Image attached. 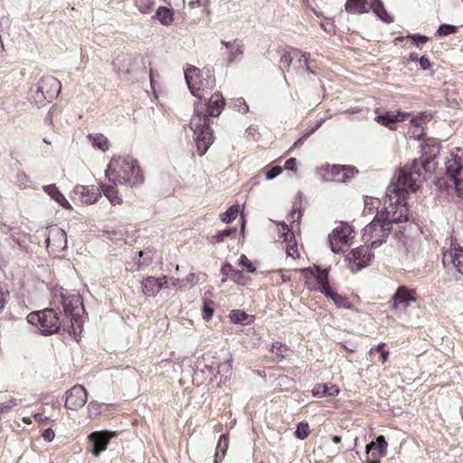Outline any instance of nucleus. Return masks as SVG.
I'll return each mask as SVG.
<instances>
[{"instance_id": "obj_13", "label": "nucleus", "mask_w": 463, "mask_h": 463, "mask_svg": "<svg viewBox=\"0 0 463 463\" xmlns=\"http://www.w3.org/2000/svg\"><path fill=\"white\" fill-rule=\"evenodd\" d=\"M326 172L324 178L327 181L345 183L353 177L354 170L346 165H326L321 168Z\"/></svg>"}, {"instance_id": "obj_63", "label": "nucleus", "mask_w": 463, "mask_h": 463, "mask_svg": "<svg viewBox=\"0 0 463 463\" xmlns=\"http://www.w3.org/2000/svg\"><path fill=\"white\" fill-rule=\"evenodd\" d=\"M308 57L307 54L302 53L299 56L298 61L299 63H303V65L307 68V70H309V67L307 65Z\"/></svg>"}, {"instance_id": "obj_15", "label": "nucleus", "mask_w": 463, "mask_h": 463, "mask_svg": "<svg viewBox=\"0 0 463 463\" xmlns=\"http://www.w3.org/2000/svg\"><path fill=\"white\" fill-rule=\"evenodd\" d=\"M87 402V391L82 385H74L66 392L65 407L69 410H78Z\"/></svg>"}, {"instance_id": "obj_37", "label": "nucleus", "mask_w": 463, "mask_h": 463, "mask_svg": "<svg viewBox=\"0 0 463 463\" xmlns=\"http://www.w3.org/2000/svg\"><path fill=\"white\" fill-rule=\"evenodd\" d=\"M270 351L279 359L286 357L289 352L288 346L280 342L273 343Z\"/></svg>"}, {"instance_id": "obj_44", "label": "nucleus", "mask_w": 463, "mask_h": 463, "mask_svg": "<svg viewBox=\"0 0 463 463\" xmlns=\"http://www.w3.org/2000/svg\"><path fill=\"white\" fill-rule=\"evenodd\" d=\"M212 301H207L206 299L203 300L202 316L205 320H209L213 315V307H212Z\"/></svg>"}, {"instance_id": "obj_61", "label": "nucleus", "mask_w": 463, "mask_h": 463, "mask_svg": "<svg viewBox=\"0 0 463 463\" xmlns=\"http://www.w3.org/2000/svg\"><path fill=\"white\" fill-rule=\"evenodd\" d=\"M43 437L46 441L51 442L54 439L55 433L52 429H46L43 433Z\"/></svg>"}, {"instance_id": "obj_64", "label": "nucleus", "mask_w": 463, "mask_h": 463, "mask_svg": "<svg viewBox=\"0 0 463 463\" xmlns=\"http://www.w3.org/2000/svg\"><path fill=\"white\" fill-rule=\"evenodd\" d=\"M385 344L384 343H380L379 345H377L376 346L371 348L370 350V354H373L374 352H379L381 353L382 351H384L383 350V347H384Z\"/></svg>"}, {"instance_id": "obj_21", "label": "nucleus", "mask_w": 463, "mask_h": 463, "mask_svg": "<svg viewBox=\"0 0 463 463\" xmlns=\"http://www.w3.org/2000/svg\"><path fill=\"white\" fill-rule=\"evenodd\" d=\"M283 230V243H285L286 253L288 257L297 259L299 257L297 242L294 239L293 232H290L288 225L282 224Z\"/></svg>"}, {"instance_id": "obj_27", "label": "nucleus", "mask_w": 463, "mask_h": 463, "mask_svg": "<svg viewBox=\"0 0 463 463\" xmlns=\"http://www.w3.org/2000/svg\"><path fill=\"white\" fill-rule=\"evenodd\" d=\"M323 294L326 298L332 299L336 307L347 309L351 308V303L349 302L348 298L335 292L332 288L326 289Z\"/></svg>"}, {"instance_id": "obj_20", "label": "nucleus", "mask_w": 463, "mask_h": 463, "mask_svg": "<svg viewBox=\"0 0 463 463\" xmlns=\"http://www.w3.org/2000/svg\"><path fill=\"white\" fill-rule=\"evenodd\" d=\"M410 115L403 112H392L386 111L383 115H378L375 118V121L381 124L382 126L387 127L390 129H394V125L396 122L405 120Z\"/></svg>"}, {"instance_id": "obj_60", "label": "nucleus", "mask_w": 463, "mask_h": 463, "mask_svg": "<svg viewBox=\"0 0 463 463\" xmlns=\"http://www.w3.org/2000/svg\"><path fill=\"white\" fill-rule=\"evenodd\" d=\"M88 410L91 415L98 414L99 412V404L96 402H90Z\"/></svg>"}, {"instance_id": "obj_33", "label": "nucleus", "mask_w": 463, "mask_h": 463, "mask_svg": "<svg viewBox=\"0 0 463 463\" xmlns=\"http://www.w3.org/2000/svg\"><path fill=\"white\" fill-rule=\"evenodd\" d=\"M430 116L427 114H422L417 118H412L411 119V123L415 128V130L412 131V135L420 137L422 135V125L427 121H430Z\"/></svg>"}, {"instance_id": "obj_11", "label": "nucleus", "mask_w": 463, "mask_h": 463, "mask_svg": "<svg viewBox=\"0 0 463 463\" xmlns=\"http://www.w3.org/2000/svg\"><path fill=\"white\" fill-rule=\"evenodd\" d=\"M373 258L367 246H361L354 249L345 256V261L348 263V268L352 272L361 270L366 267Z\"/></svg>"}, {"instance_id": "obj_16", "label": "nucleus", "mask_w": 463, "mask_h": 463, "mask_svg": "<svg viewBox=\"0 0 463 463\" xmlns=\"http://www.w3.org/2000/svg\"><path fill=\"white\" fill-rule=\"evenodd\" d=\"M36 86L52 100L59 95L61 89V82L52 76L43 77L36 83Z\"/></svg>"}, {"instance_id": "obj_5", "label": "nucleus", "mask_w": 463, "mask_h": 463, "mask_svg": "<svg viewBox=\"0 0 463 463\" xmlns=\"http://www.w3.org/2000/svg\"><path fill=\"white\" fill-rule=\"evenodd\" d=\"M446 176L458 196L463 197V149L453 148L446 161Z\"/></svg>"}, {"instance_id": "obj_7", "label": "nucleus", "mask_w": 463, "mask_h": 463, "mask_svg": "<svg viewBox=\"0 0 463 463\" xmlns=\"http://www.w3.org/2000/svg\"><path fill=\"white\" fill-rule=\"evenodd\" d=\"M144 181L145 176L137 159L128 156L123 157L118 169V183L133 187L142 184Z\"/></svg>"}, {"instance_id": "obj_19", "label": "nucleus", "mask_w": 463, "mask_h": 463, "mask_svg": "<svg viewBox=\"0 0 463 463\" xmlns=\"http://www.w3.org/2000/svg\"><path fill=\"white\" fill-rule=\"evenodd\" d=\"M73 194L75 198L86 204L95 203L100 196V193L94 186L77 185Z\"/></svg>"}, {"instance_id": "obj_56", "label": "nucleus", "mask_w": 463, "mask_h": 463, "mask_svg": "<svg viewBox=\"0 0 463 463\" xmlns=\"http://www.w3.org/2000/svg\"><path fill=\"white\" fill-rule=\"evenodd\" d=\"M221 271L223 274V276H230V275H232V274H238L239 273L238 271L233 269V268H232V266L231 264H228V263L222 265V267L221 269Z\"/></svg>"}, {"instance_id": "obj_24", "label": "nucleus", "mask_w": 463, "mask_h": 463, "mask_svg": "<svg viewBox=\"0 0 463 463\" xmlns=\"http://www.w3.org/2000/svg\"><path fill=\"white\" fill-rule=\"evenodd\" d=\"M43 191L48 194L55 202L61 205L64 209L71 210L72 207L65 196L58 190L55 184H48L43 186Z\"/></svg>"}, {"instance_id": "obj_22", "label": "nucleus", "mask_w": 463, "mask_h": 463, "mask_svg": "<svg viewBox=\"0 0 463 463\" xmlns=\"http://www.w3.org/2000/svg\"><path fill=\"white\" fill-rule=\"evenodd\" d=\"M304 271L309 273L317 279L321 293H324L326 289H329L331 288L328 281V271L326 269L314 266L305 269Z\"/></svg>"}, {"instance_id": "obj_46", "label": "nucleus", "mask_w": 463, "mask_h": 463, "mask_svg": "<svg viewBox=\"0 0 463 463\" xmlns=\"http://www.w3.org/2000/svg\"><path fill=\"white\" fill-rule=\"evenodd\" d=\"M19 404L18 401L14 398H12L5 402L0 404V413H5L11 411L13 408Z\"/></svg>"}, {"instance_id": "obj_4", "label": "nucleus", "mask_w": 463, "mask_h": 463, "mask_svg": "<svg viewBox=\"0 0 463 463\" xmlns=\"http://www.w3.org/2000/svg\"><path fill=\"white\" fill-rule=\"evenodd\" d=\"M184 78L191 93L202 99L215 85L214 78L208 72H203L194 66L184 71Z\"/></svg>"}, {"instance_id": "obj_57", "label": "nucleus", "mask_w": 463, "mask_h": 463, "mask_svg": "<svg viewBox=\"0 0 463 463\" xmlns=\"http://www.w3.org/2000/svg\"><path fill=\"white\" fill-rule=\"evenodd\" d=\"M8 295H9L8 291L4 289L2 287H0V311L3 310V308L6 303Z\"/></svg>"}, {"instance_id": "obj_39", "label": "nucleus", "mask_w": 463, "mask_h": 463, "mask_svg": "<svg viewBox=\"0 0 463 463\" xmlns=\"http://www.w3.org/2000/svg\"><path fill=\"white\" fill-rule=\"evenodd\" d=\"M239 213V206L233 205L221 215V220L223 222H231L235 220Z\"/></svg>"}, {"instance_id": "obj_9", "label": "nucleus", "mask_w": 463, "mask_h": 463, "mask_svg": "<svg viewBox=\"0 0 463 463\" xmlns=\"http://www.w3.org/2000/svg\"><path fill=\"white\" fill-rule=\"evenodd\" d=\"M442 263L447 272L458 280L463 275V248L451 244L443 252Z\"/></svg>"}, {"instance_id": "obj_59", "label": "nucleus", "mask_w": 463, "mask_h": 463, "mask_svg": "<svg viewBox=\"0 0 463 463\" xmlns=\"http://www.w3.org/2000/svg\"><path fill=\"white\" fill-rule=\"evenodd\" d=\"M339 393V389L333 384H326V396H335Z\"/></svg>"}, {"instance_id": "obj_52", "label": "nucleus", "mask_w": 463, "mask_h": 463, "mask_svg": "<svg viewBox=\"0 0 463 463\" xmlns=\"http://www.w3.org/2000/svg\"><path fill=\"white\" fill-rule=\"evenodd\" d=\"M326 383L317 384L313 389L314 396L323 397V396H326Z\"/></svg>"}, {"instance_id": "obj_36", "label": "nucleus", "mask_w": 463, "mask_h": 463, "mask_svg": "<svg viewBox=\"0 0 463 463\" xmlns=\"http://www.w3.org/2000/svg\"><path fill=\"white\" fill-rule=\"evenodd\" d=\"M68 294L69 291L64 289L62 287L54 286L51 290L52 303L54 305H61Z\"/></svg>"}, {"instance_id": "obj_12", "label": "nucleus", "mask_w": 463, "mask_h": 463, "mask_svg": "<svg viewBox=\"0 0 463 463\" xmlns=\"http://www.w3.org/2000/svg\"><path fill=\"white\" fill-rule=\"evenodd\" d=\"M61 305L63 307L65 312L71 313L73 330L75 331L74 324H77L78 327H80L81 322L79 317V311L82 309V303L80 301V295L75 292H69Z\"/></svg>"}, {"instance_id": "obj_42", "label": "nucleus", "mask_w": 463, "mask_h": 463, "mask_svg": "<svg viewBox=\"0 0 463 463\" xmlns=\"http://www.w3.org/2000/svg\"><path fill=\"white\" fill-rule=\"evenodd\" d=\"M309 434V426L307 423L299 422L297 426L295 435L300 439H304Z\"/></svg>"}, {"instance_id": "obj_34", "label": "nucleus", "mask_w": 463, "mask_h": 463, "mask_svg": "<svg viewBox=\"0 0 463 463\" xmlns=\"http://www.w3.org/2000/svg\"><path fill=\"white\" fill-rule=\"evenodd\" d=\"M89 139L91 141L92 146L102 151H107L109 147L108 138L101 134L90 135Z\"/></svg>"}, {"instance_id": "obj_45", "label": "nucleus", "mask_w": 463, "mask_h": 463, "mask_svg": "<svg viewBox=\"0 0 463 463\" xmlns=\"http://www.w3.org/2000/svg\"><path fill=\"white\" fill-rule=\"evenodd\" d=\"M380 201L377 198L368 197L364 198V213H371L374 208H377Z\"/></svg>"}, {"instance_id": "obj_10", "label": "nucleus", "mask_w": 463, "mask_h": 463, "mask_svg": "<svg viewBox=\"0 0 463 463\" xmlns=\"http://www.w3.org/2000/svg\"><path fill=\"white\" fill-rule=\"evenodd\" d=\"M45 242L49 254L57 258L67 249V234L57 225L50 226L47 228Z\"/></svg>"}, {"instance_id": "obj_14", "label": "nucleus", "mask_w": 463, "mask_h": 463, "mask_svg": "<svg viewBox=\"0 0 463 463\" xmlns=\"http://www.w3.org/2000/svg\"><path fill=\"white\" fill-rule=\"evenodd\" d=\"M416 299V292L414 289L401 286L397 288L392 297V308L404 311L411 303L415 302Z\"/></svg>"}, {"instance_id": "obj_23", "label": "nucleus", "mask_w": 463, "mask_h": 463, "mask_svg": "<svg viewBox=\"0 0 463 463\" xmlns=\"http://www.w3.org/2000/svg\"><path fill=\"white\" fill-rule=\"evenodd\" d=\"M161 279L147 277L142 281V292L148 297L156 295L162 289Z\"/></svg>"}, {"instance_id": "obj_31", "label": "nucleus", "mask_w": 463, "mask_h": 463, "mask_svg": "<svg viewBox=\"0 0 463 463\" xmlns=\"http://www.w3.org/2000/svg\"><path fill=\"white\" fill-rule=\"evenodd\" d=\"M31 99L38 107L44 106L47 102H51L52 99L44 95L43 91L38 90L36 84L31 89Z\"/></svg>"}, {"instance_id": "obj_25", "label": "nucleus", "mask_w": 463, "mask_h": 463, "mask_svg": "<svg viewBox=\"0 0 463 463\" xmlns=\"http://www.w3.org/2000/svg\"><path fill=\"white\" fill-rule=\"evenodd\" d=\"M388 444L383 436L380 435L377 437L375 441H372L366 446V453L372 452V456L375 458L374 450H378L379 457H384L387 453Z\"/></svg>"}, {"instance_id": "obj_18", "label": "nucleus", "mask_w": 463, "mask_h": 463, "mask_svg": "<svg viewBox=\"0 0 463 463\" xmlns=\"http://www.w3.org/2000/svg\"><path fill=\"white\" fill-rule=\"evenodd\" d=\"M112 437H114V432L97 431L91 433L89 439L93 444V448L91 449L92 454L98 457L102 451H104Z\"/></svg>"}, {"instance_id": "obj_38", "label": "nucleus", "mask_w": 463, "mask_h": 463, "mask_svg": "<svg viewBox=\"0 0 463 463\" xmlns=\"http://www.w3.org/2000/svg\"><path fill=\"white\" fill-rule=\"evenodd\" d=\"M373 12L381 21L386 24H391L393 22V17L387 13L383 5H378V7H375Z\"/></svg>"}, {"instance_id": "obj_50", "label": "nucleus", "mask_w": 463, "mask_h": 463, "mask_svg": "<svg viewBox=\"0 0 463 463\" xmlns=\"http://www.w3.org/2000/svg\"><path fill=\"white\" fill-rule=\"evenodd\" d=\"M105 175H106V177L108 178V180L111 184H116V174H115V169L113 168V160H111L110 163L109 164Z\"/></svg>"}, {"instance_id": "obj_48", "label": "nucleus", "mask_w": 463, "mask_h": 463, "mask_svg": "<svg viewBox=\"0 0 463 463\" xmlns=\"http://www.w3.org/2000/svg\"><path fill=\"white\" fill-rule=\"evenodd\" d=\"M239 264L246 268L248 272L253 273L256 270L252 262L245 255L240 257Z\"/></svg>"}, {"instance_id": "obj_6", "label": "nucleus", "mask_w": 463, "mask_h": 463, "mask_svg": "<svg viewBox=\"0 0 463 463\" xmlns=\"http://www.w3.org/2000/svg\"><path fill=\"white\" fill-rule=\"evenodd\" d=\"M27 321L37 326L43 335L56 333L61 326L60 316L53 308L32 312L27 316Z\"/></svg>"}, {"instance_id": "obj_2", "label": "nucleus", "mask_w": 463, "mask_h": 463, "mask_svg": "<svg viewBox=\"0 0 463 463\" xmlns=\"http://www.w3.org/2000/svg\"><path fill=\"white\" fill-rule=\"evenodd\" d=\"M409 221V208L405 205L384 204V209L378 211L374 219L363 230V240L372 248L379 247L388 238L392 223Z\"/></svg>"}, {"instance_id": "obj_55", "label": "nucleus", "mask_w": 463, "mask_h": 463, "mask_svg": "<svg viewBox=\"0 0 463 463\" xmlns=\"http://www.w3.org/2000/svg\"><path fill=\"white\" fill-rule=\"evenodd\" d=\"M408 38L411 39V41L417 46H420L428 41V37H426L425 35H420V34L409 35Z\"/></svg>"}, {"instance_id": "obj_58", "label": "nucleus", "mask_w": 463, "mask_h": 463, "mask_svg": "<svg viewBox=\"0 0 463 463\" xmlns=\"http://www.w3.org/2000/svg\"><path fill=\"white\" fill-rule=\"evenodd\" d=\"M297 165V160L294 157L288 158L284 165L286 170L295 171Z\"/></svg>"}, {"instance_id": "obj_17", "label": "nucleus", "mask_w": 463, "mask_h": 463, "mask_svg": "<svg viewBox=\"0 0 463 463\" xmlns=\"http://www.w3.org/2000/svg\"><path fill=\"white\" fill-rule=\"evenodd\" d=\"M205 369L208 370L213 377L215 378L217 374H220L224 382H226L232 374V359L230 358L224 362L213 360L211 364L205 365Z\"/></svg>"}, {"instance_id": "obj_26", "label": "nucleus", "mask_w": 463, "mask_h": 463, "mask_svg": "<svg viewBox=\"0 0 463 463\" xmlns=\"http://www.w3.org/2000/svg\"><path fill=\"white\" fill-rule=\"evenodd\" d=\"M345 10L351 14L368 13V0H346Z\"/></svg>"}, {"instance_id": "obj_8", "label": "nucleus", "mask_w": 463, "mask_h": 463, "mask_svg": "<svg viewBox=\"0 0 463 463\" xmlns=\"http://www.w3.org/2000/svg\"><path fill=\"white\" fill-rule=\"evenodd\" d=\"M354 232L346 222H340L328 235L330 248L333 252L344 251L345 247L351 245Z\"/></svg>"}, {"instance_id": "obj_43", "label": "nucleus", "mask_w": 463, "mask_h": 463, "mask_svg": "<svg viewBox=\"0 0 463 463\" xmlns=\"http://www.w3.org/2000/svg\"><path fill=\"white\" fill-rule=\"evenodd\" d=\"M101 190H102L104 195L110 202L111 205H114V203L116 201V189L114 188V186L103 184L101 186Z\"/></svg>"}, {"instance_id": "obj_40", "label": "nucleus", "mask_w": 463, "mask_h": 463, "mask_svg": "<svg viewBox=\"0 0 463 463\" xmlns=\"http://www.w3.org/2000/svg\"><path fill=\"white\" fill-rule=\"evenodd\" d=\"M236 232V228L222 231L215 234L214 236H213L211 241L213 243L222 242L225 240V238L234 235Z\"/></svg>"}, {"instance_id": "obj_41", "label": "nucleus", "mask_w": 463, "mask_h": 463, "mask_svg": "<svg viewBox=\"0 0 463 463\" xmlns=\"http://www.w3.org/2000/svg\"><path fill=\"white\" fill-rule=\"evenodd\" d=\"M161 279L162 288H169L171 287L174 288H180V279L175 278H169L166 276H163Z\"/></svg>"}, {"instance_id": "obj_51", "label": "nucleus", "mask_w": 463, "mask_h": 463, "mask_svg": "<svg viewBox=\"0 0 463 463\" xmlns=\"http://www.w3.org/2000/svg\"><path fill=\"white\" fill-rule=\"evenodd\" d=\"M154 2L152 0H139L138 7L142 13H148Z\"/></svg>"}, {"instance_id": "obj_53", "label": "nucleus", "mask_w": 463, "mask_h": 463, "mask_svg": "<svg viewBox=\"0 0 463 463\" xmlns=\"http://www.w3.org/2000/svg\"><path fill=\"white\" fill-rule=\"evenodd\" d=\"M188 6L191 9H194L195 7L203 6L205 9V12L207 13V6H208V0H191L188 3Z\"/></svg>"}, {"instance_id": "obj_47", "label": "nucleus", "mask_w": 463, "mask_h": 463, "mask_svg": "<svg viewBox=\"0 0 463 463\" xmlns=\"http://www.w3.org/2000/svg\"><path fill=\"white\" fill-rule=\"evenodd\" d=\"M194 279H195L194 273L188 274L184 279L181 280L180 288H192L195 284Z\"/></svg>"}, {"instance_id": "obj_29", "label": "nucleus", "mask_w": 463, "mask_h": 463, "mask_svg": "<svg viewBox=\"0 0 463 463\" xmlns=\"http://www.w3.org/2000/svg\"><path fill=\"white\" fill-rule=\"evenodd\" d=\"M230 320L234 324L250 325L251 323L250 317L242 310H232L230 313Z\"/></svg>"}, {"instance_id": "obj_62", "label": "nucleus", "mask_w": 463, "mask_h": 463, "mask_svg": "<svg viewBox=\"0 0 463 463\" xmlns=\"http://www.w3.org/2000/svg\"><path fill=\"white\" fill-rule=\"evenodd\" d=\"M419 61L422 70L426 71L430 68V62L426 56H421Z\"/></svg>"}, {"instance_id": "obj_1", "label": "nucleus", "mask_w": 463, "mask_h": 463, "mask_svg": "<svg viewBox=\"0 0 463 463\" xmlns=\"http://www.w3.org/2000/svg\"><path fill=\"white\" fill-rule=\"evenodd\" d=\"M224 104V99L219 92L213 94L209 99L206 112L203 111L202 104L199 102L194 104V115L191 119L190 127L194 131L197 153L200 156L207 152L214 140L213 131L210 128V117H218Z\"/></svg>"}, {"instance_id": "obj_28", "label": "nucleus", "mask_w": 463, "mask_h": 463, "mask_svg": "<svg viewBox=\"0 0 463 463\" xmlns=\"http://www.w3.org/2000/svg\"><path fill=\"white\" fill-rule=\"evenodd\" d=\"M228 437L226 434L221 435L217 447L216 452L214 456V463H220L224 458L226 451L228 449Z\"/></svg>"}, {"instance_id": "obj_49", "label": "nucleus", "mask_w": 463, "mask_h": 463, "mask_svg": "<svg viewBox=\"0 0 463 463\" xmlns=\"http://www.w3.org/2000/svg\"><path fill=\"white\" fill-rule=\"evenodd\" d=\"M292 55L291 53H288V52H285L281 55L280 57V61H279V66H280V69L281 70H286V69H288L291 61H292Z\"/></svg>"}, {"instance_id": "obj_32", "label": "nucleus", "mask_w": 463, "mask_h": 463, "mask_svg": "<svg viewBox=\"0 0 463 463\" xmlns=\"http://www.w3.org/2000/svg\"><path fill=\"white\" fill-rule=\"evenodd\" d=\"M231 52V61H234L242 55L243 50L241 42L235 40L233 42H222Z\"/></svg>"}, {"instance_id": "obj_54", "label": "nucleus", "mask_w": 463, "mask_h": 463, "mask_svg": "<svg viewBox=\"0 0 463 463\" xmlns=\"http://www.w3.org/2000/svg\"><path fill=\"white\" fill-rule=\"evenodd\" d=\"M282 172V168L280 166H273L266 173V178L268 180L274 179Z\"/></svg>"}, {"instance_id": "obj_35", "label": "nucleus", "mask_w": 463, "mask_h": 463, "mask_svg": "<svg viewBox=\"0 0 463 463\" xmlns=\"http://www.w3.org/2000/svg\"><path fill=\"white\" fill-rule=\"evenodd\" d=\"M156 17L163 25L168 26L173 21V9L159 7L156 12Z\"/></svg>"}, {"instance_id": "obj_3", "label": "nucleus", "mask_w": 463, "mask_h": 463, "mask_svg": "<svg viewBox=\"0 0 463 463\" xmlns=\"http://www.w3.org/2000/svg\"><path fill=\"white\" fill-rule=\"evenodd\" d=\"M417 167L418 164L414 162L412 166L406 165L399 171L396 182L387 187L384 204L405 205L408 208L406 194L416 191L420 179Z\"/></svg>"}, {"instance_id": "obj_30", "label": "nucleus", "mask_w": 463, "mask_h": 463, "mask_svg": "<svg viewBox=\"0 0 463 463\" xmlns=\"http://www.w3.org/2000/svg\"><path fill=\"white\" fill-rule=\"evenodd\" d=\"M153 260L152 251L149 250H139L138 260L136 262L137 269L141 270L148 267Z\"/></svg>"}]
</instances>
